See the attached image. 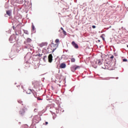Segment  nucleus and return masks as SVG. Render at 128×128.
<instances>
[{
	"label": "nucleus",
	"mask_w": 128,
	"mask_h": 128,
	"mask_svg": "<svg viewBox=\"0 0 128 128\" xmlns=\"http://www.w3.org/2000/svg\"><path fill=\"white\" fill-rule=\"evenodd\" d=\"M22 106H23L22 108L19 110V114L20 116H24L26 113V111L28 110V108L26 104H22Z\"/></svg>",
	"instance_id": "f257e3e1"
},
{
	"label": "nucleus",
	"mask_w": 128,
	"mask_h": 128,
	"mask_svg": "<svg viewBox=\"0 0 128 128\" xmlns=\"http://www.w3.org/2000/svg\"><path fill=\"white\" fill-rule=\"evenodd\" d=\"M30 42H32V39H30V38H27L26 42H24V44L27 46L26 48H30V44H30Z\"/></svg>",
	"instance_id": "f03ea898"
},
{
	"label": "nucleus",
	"mask_w": 128,
	"mask_h": 128,
	"mask_svg": "<svg viewBox=\"0 0 128 128\" xmlns=\"http://www.w3.org/2000/svg\"><path fill=\"white\" fill-rule=\"evenodd\" d=\"M9 40L11 44H12V42H14L16 40V36L12 35L10 37Z\"/></svg>",
	"instance_id": "7ed1b4c3"
},
{
	"label": "nucleus",
	"mask_w": 128,
	"mask_h": 128,
	"mask_svg": "<svg viewBox=\"0 0 128 128\" xmlns=\"http://www.w3.org/2000/svg\"><path fill=\"white\" fill-rule=\"evenodd\" d=\"M48 60L50 62H52V54H50L48 56Z\"/></svg>",
	"instance_id": "20e7f679"
},
{
	"label": "nucleus",
	"mask_w": 128,
	"mask_h": 128,
	"mask_svg": "<svg viewBox=\"0 0 128 128\" xmlns=\"http://www.w3.org/2000/svg\"><path fill=\"white\" fill-rule=\"evenodd\" d=\"M72 44L73 46H74L75 48H78V44H76L75 42H72Z\"/></svg>",
	"instance_id": "39448f33"
},
{
	"label": "nucleus",
	"mask_w": 128,
	"mask_h": 128,
	"mask_svg": "<svg viewBox=\"0 0 128 128\" xmlns=\"http://www.w3.org/2000/svg\"><path fill=\"white\" fill-rule=\"evenodd\" d=\"M66 64L62 63L60 64V68H66Z\"/></svg>",
	"instance_id": "423d86ee"
},
{
	"label": "nucleus",
	"mask_w": 128,
	"mask_h": 128,
	"mask_svg": "<svg viewBox=\"0 0 128 128\" xmlns=\"http://www.w3.org/2000/svg\"><path fill=\"white\" fill-rule=\"evenodd\" d=\"M46 42H42L41 44H40L38 46H40V48H42L43 46H46Z\"/></svg>",
	"instance_id": "0eeeda50"
},
{
	"label": "nucleus",
	"mask_w": 128,
	"mask_h": 128,
	"mask_svg": "<svg viewBox=\"0 0 128 128\" xmlns=\"http://www.w3.org/2000/svg\"><path fill=\"white\" fill-rule=\"evenodd\" d=\"M6 14H8V16H12V10H7L6 12Z\"/></svg>",
	"instance_id": "6e6552de"
},
{
	"label": "nucleus",
	"mask_w": 128,
	"mask_h": 128,
	"mask_svg": "<svg viewBox=\"0 0 128 128\" xmlns=\"http://www.w3.org/2000/svg\"><path fill=\"white\" fill-rule=\"evenodd\" d=\"M16 2L17 4H24V0H16Z\"/></svg>",
	"instance_id": "1a4fd4ad"
},
{
	"label": "nucleus",
	"mask_w": 128,
	"mask_h": 128,
	"mask_svg": "<svg viewBox=\"0 0 128 128\" xmlns=\"http://www.w3.org/2000/svg\"><path fill=\"white\" fill-rule=\"evenodd\" d=\"M71 70L73 72H74L75 70H76V66H74L71 68Z\"/></svg>",
	"instance_id": "9d476101"
},
{
	"label": "nucleus",
	"mask_w": 128,
	"mask_h": 128,
	"mask_svg": "<svg viewBox=\"0 0 128 128\" xmlns=\"http://www.w3.org/2000/svg\"><path fill=\"white\" fill-rule=\"evenodd\" d=\"M71 62H76V58H70Z\"/></svg>",
	"instance_id": "9b49d317"
},
{
	"label": "nucleus",
	"mask_w": 128,
	"mask_h": 128,
	"mask_svg": "<svg viewBox=\"0 0 128 128\" xmlns=\"http://www.w3.org/2000/svg\"><path fill=\"white\" fill-rule=\"evenodd\" d=\"M97 62L99 66H100L101 64H102V62H100V60H98L97 61Z\"/></svg>",
	"instance_id": "f8f14e48"
},
{
	"label": "nucleus",
	"mask_w": 128,
	"mask_h": 128,
	"mask_svg": "<svg viewBox=\"0 0 128 128\" xmlns=\"http://www.w3.org/2000/svg\"><path fill=\"white\" fill-rule=\"evenodd\" d=\"M80 66H75V70H78V69H80Z\"/></svg>",
	"instance_id": "ddd939ff"
},
{
	"label": "nucleus",
	"mask_w": 128,
	"mask_h": 128,
	"mask_svg": "<svg viewBox=\"0 0 128 128\" xmlns=\"http://www.w3.org/2000/svg\"><path fill=\"white\" fill-rule=\"evenodd\" d=\"M47 58L48 56H44L43 58V60H44V62H46V58Z\"/></svg>",
	"instance_id": "4468645a"
},
{
	"label": "nucleus",
	"mask_w": 128,
	"mask_h": 128,
	"mask_svg": "<svg viewBox=\"0 0 128 128\" xmlns=\"http://www.w3.org/2000/svg\"><path fill=\"white\" fill-rule=\"evenodd\" d=\"M18 102L19 104H26V103L22 104V101L20 100H18Z\"/></svg>",
	"instance_id": "2eb2a0df"
},
{
	"label": "nucleus",
	"mask_w": 128,
	"mask_h": 128,
	"mask_svg": "<svg viewBox=\"0 0 128 128\" xmlns=\"http://www.w3.org/2000/svg\"><path fill=\"white\" fill-rule=\"evenodd\" d=\"M55 42H56V44H58V42H60V40L56 39L55 40Z\"/></svg>",
	"instance_id": "dca6fc26"
},
{
	"label": "nucleus",
	"mask_w": 128,
	"mask_h": 128,
	"mask_svg": "<svg viewBox=\"0 0 128 128\" xmlns=\"http://www.w3.org/2000/svg\"><path fill=\"white\" fill-rule=\"evenodd\" d=\"M24 34H28V30H24Z\"/></svg>",
	"instance_id": "f3484780"
},
{
	"label": "nucleus",
	"mask_w": 128,
	"mask_h": 128,
	"mask_svg": "<svg viewBox=\"0 0 128 128\" xmlns=\"http://www.w3.org/2000/svg\"><path fill=\"white\" fill-rule=\"evenodd\" d=\"M64 34L65 36H66V31H64V30H63L62 31Z\"/></svg>",
	"instance_id": "a211bd4d"
},
{
	"label": "nucleus",
	"mask_w": 128,
	"mask_h": 128,
	"mask_svg": "<svg viewBox=\"0 0 128 128\" xmlns=\"http://www.w3.org/2000/svg\"><path fill=\"white\" fill-rule=\"evenodd\" d=\"M32 30H34V24L32 25Z\"/></svg>",
	"instance_id": "6ab92c4d"
},
{
	"label": "nucleus",
	"mask_w": 128,
	"mask_h": 128,
	"mask_svg": "<svg viewBox=\"0 0 128 128\" xmlns=\"http://www.w3.org/2000/svg\"><path fill=\"white\" fill-rule=\"evenodd\" d=\"M33 94H34V96L35 98H36V92H34Z\"/></svg>",
	"instance_id": "aec40b11"
},
{
	"label": "nucleus",
	"mask_w": 128,
	"mask_h": 128,
	"mask_svg": "<svg viewBox=\"0 0 128 128\" xmlns=\"http://www.w3.org/2000/svg\"><path fill=\"white\" fill-rule=\"evenodd\" d=\"M123 62H128V60H126V59H123Z\"/></svg>",
	"instance_id": "412c9836"
},
{
	"label": "nucleus",
	"mask_w": 128,
	"mask_h": 128,
	"mask_svg": "<svg viewBox=\"0 0 128 128\" xmlns=\"http://www.w3.org/2000/svg\"><path fill=\"white\" fill-rule=\"evenodd\" d=\"M48 124V122H45V126H47Z\"/></svg>",
	"instance_id": "4be33fe9"
},
{
	"label": "nucleus",
	"mask_w": 128,
	"mask_h": 128,
	"mask_svg": "<svg viewBox=\"0 0 128 128\" xmlns=\"http://www.w3.org/2000/svg\"><path fill=\"white\" fill-rule=\"evenodd\" d=\"M92 28H96V26H92Z\"/></svg>",
	"instance_id": "5701e85b"
},
{
	"label": "nucleus",
	"mask_w": 128,
	"mask_h": 128,
	"mask_svg": "<svg viewBox=\"0 0 128 128\" xmlns=\"http://www.w3.org/2000/svg\"><path fill=\"white\" fill-rule=\"evenodd\" d=\"M114 56H112L110 57V58H114Z\"/></svg>",
	"instance_id": "b1692460"
},
{
	"label": "nucleus",
	"mask_w": 128,
	"mask_h": 128,
	"mask_svg": "<svg viewBox=\"0 0 128 128\" xmlns=\"http://www.w3.org/2000/svg\"><path fill=\"white\" fill-rule=\"evenodd\" d=\"M38 100H42V99L40 98H38Z\"/></svg>",
	"instance_id": "393cba45"
},
{
	"label": "nucleus",
	"mask_w": 128,
	"mask_h": 128,
	"mask_svg": "<svg viewBox=\"0 0 128 128\" xmlns=\"http://www.w3.org/2000/svg\"><path fill=\"white\" fill-rule=\"evenodd\" d=\"M60 30H62V32L64 30V28H61Z\"/></svg>",
	"instance_id": "a878e982"
},
{
	"label": "nucleus",
	"mask_w": 128,
	"mask_h": 128,
	"mask_svg": "<svg viewBox=\"0 0 128 128\" xmlns=\"http://www.w3.org/2000/svg\"><path fill=\"white\" fill-rule=\"evenodd\" d=\"M54 50H56V48L53 49L52 52H54Z\"/></svg>",
	"instance_id": "bb28decb"
},
{
	"label": "nucleus",
	"mask_w": 128,
	"mask_h": 128,
	"mask_svg": "<svg viewBox=\"0 0 128 128\" xmlns=\"http://www.w3.org/2000/svg\"><path fill=\"white\" fill-rule=\"evenodd\" d=\"M102 68H104V67L102 66Z\"/></svg>",
	"instance_id": "cd10ccee"
},
{
	"label": "nucleus",
	"mask_w": 128,
	"mask_h": 128,
	"mask_svg": "<svg viewBox=\"0 0 128 128\" xmlns=\"http://www.w3.org/2000/svg\"><path fill=\"white\" fill-rule=\"evenodd\" d=\"M127 48H128V45L127 46Z\"/></svg>",
	"instance_id": "c85d7f7f"
},
{
	"label": "nucleus",
	"mask_w": 128,
	"mask_h": 128,
	"mask_svg": "<svg viewBox=\"0 0 128 128\" xmlns=\"http://www.w3.org/2000/svg\"><path fill=\"white\" fill-rule=\"evenodd\" d=\"M30 90L31 92H32V90Z\"/></svg>",
	"instance_id": "c756f323"
}]
</instances>
